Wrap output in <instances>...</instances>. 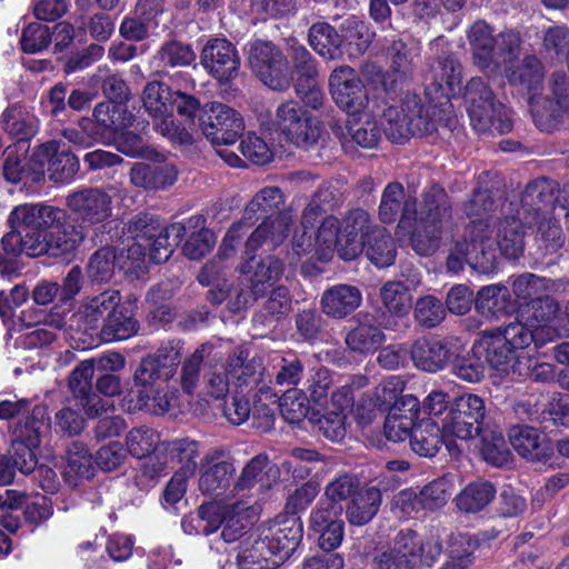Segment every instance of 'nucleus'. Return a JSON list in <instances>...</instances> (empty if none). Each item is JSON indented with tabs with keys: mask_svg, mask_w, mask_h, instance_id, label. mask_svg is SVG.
Listing matches in <instances>:
<instances>
[{
	"mask_svg": "<svg viewBox=\"0 0 569 569\" xmlns=\"http://www.w3.org/2000/svg\"><path fill=\"white\" fill-rule=\"evenodd\" d=\"M321 209L309 204L305 208L300 226L292 238L290 263L300 259L328 262L337 251L345 261L355 260L366 249L368 259L378 268L391 266L396 259V246L382 227L371 222L367 211H350L340 222L329 216L321 220Z\"/></svg>",
	"mask_w": 569,
	"mask_h": 569,
	"instance_id": "1",
	"label": "nucleus"
},
{
	"mask_svg": "<svg viewBox=\"0 0 569 569\" xmlns=\"http://www.w3.org/2000/svg\"><path fill=\"white\" fill-rule=\"evenodd\" d=\"M462 70L452 57L438 59L426 74L425 100L408 93L399 106L383 110L379 119L386 137L403 143L412 136L429 134L446 119L452 107L450 99L461 89Z\"/></svg>",
	"mask_w": 569,
	"mask_h": 569,
	"instance_id": "2",
	"label": "nucleus"
},
{
	"mask_svg": "<svg viewBox=\"0 0 569 569\" xmlns=\"http://www.w3.org/2000/svg\"><path fill=\"white\" fill-rule=\"evenodd\" d=\"M400 211V230L410 229L411 221H416L413 230L409 231L415 251L421 256L432 253L438 248L442 223L449 216L445 190L437 184L431 186L423 192L417 210L415 201L406 200L403 187L398 182H390L381 196L379 218L383 223H391Z\"/></svg>",
	"mask_w": 569,
	"mask_h": 569,
	"instance_id": "3",
	"label": "nucleus"
},
{
	"mask_svg": "<svg viewBox=\"0 0 569 569\" xmlns=\"http://www.w3.org/2000/svg\"><path fill=\"white\" fill-rule=\"evenodd\" d=\"M442 552L438 529L426 535L412 530H401L393 539L392 547L377 558L379 569H413L432 567Z\"/></svg>",
	"mask_w": 569,
	"mask_h": 569,
	"instance_id": "4",
	"label": "nucleus"
},
{
	"mask_svg": "<svg viewBox=\"0 0 569 569\" xmlns=\"http://www.w3.org/2000/svg\"><path fill=\"white\" fill-rule=\"evenodd\" d=\"M465 101L471 126L478 132L493 131L503 134L511 130L509 111L496 102L491 89L481 78H472L467 83Z\"/></svg>",
	"mask_w": 569,
	"mask_h": 569,
	"instance_id": "5",
	"label": "nucleus"
},
{
	"mask_svg": "<svg viewBox=\"0 0 569 569\" xmlns=\"http://www.w3.org/2000/svg\"><path fill=\"white\" fill-rule=\"evenodd\" d=\"M475 63L482 70L499 68L517 57L520 49L518 33L508 31L497 37L485 21H476L468 33Z\"/></svg>",
	"mask_w": 569,
	"mask_h": 569,
	"instance_id": "6",
	"label": "nucleus"
},
{
	"mask_svg": "<svg viewBox=\"0 0 569 569\" xmlns=\"http://www.w3.org/2000/svg\"><path fill=\"white\" fill-rule=\"evenodd\" d=\"M273 126L287 141L301 148L315 144L321 134L319 119L295 100L284 101L277 107Z\"/></svg>",
	"mask_w": 569,
	"mask_h": 569,
	"instance_id": "7",
	"label": "nucleus"
},
{
	"mask_svg": "<svg viewBox=\"0 0 569 569\" xmlns=\"http://www.w3.org/2000/svg\"><path fill=\"white\" fill-rule=\"evenodd\" d=\"M240 272L246 276L248 284L237 293L234 302L237 310L246 309L258 298L263 297L280 280L283 266L273 256H267L259 260L251 257L241 264Z\"/></svg>",
	"mask_w": 569,
	"mask_h": 569,
	"instance_id": "8",
	"label": "nucleus"
},
{
	"mask_svg": "<svg viewBox=\"0 0 569 569\" xmlns=\"http://www.w3.org/2000/svg\"><path fill=\"white\" fill-rule=\"evenodd\" d=\"M329 90L335 103L350 117L359 116L377 106L376 99H370L356 70L349 66H340L331 72Z\"/></svg>",
	"mask_w": 569,
	"mask_h": 569,
	"instance_id": "9",
	"label": "nucleus"
},
{
	"mask_svg": "<svg viewBox=\"0 0 569 569\" xmlns=\"http://www.w3.org/2000/svg\"><path fill=\"white\" fill-rule=\"evenodd\" d=\"M485 415V402L479 396L462 395L455 400L442 420V433L463 441L470 440L480 433Z\"/></svg>",
	"mask_w": 569,
	"mask_h": 569,
	"instance_id": "10",
	"label": "nucleus"
},
{
	"mask_svg": "<svg viewBox=\"0 0 569 569\" xmlns=\"http://www.w3.org/2000/svg\"><path fill=\"white\" fill-rule=\"evenodd\" d=\"M249 63L269 88L284 90L290 87L292 76L287 58L270 42H253L249 51Z\"/></svg>",
	"mask_w": 569,
	"mask_h": 569,
	"instance_id": "11",
	"label": "nucleus"
},
{
	"mask_svg": "<svg viewBox=\"0 0 569 569\" xmlns=\"http://www.w3.org/2000/svg\"><path fill=\"white\" fill-rule=\"evenodd\" d=\"M200 127L204 137L216 146L234 143L244 130L241 114L217 101L203 106Z\"/></svg>",
	"mask_w": 569,
	"mask_h": 569,
	"instance_id": "12",
	"label": "nucleus"
},
{
	"mask_svg": "<svg viewBox=\"0 0 569 569\" xmlns=\"http://www.w3.org/2000/svg\"><path fill=\"white\" fill-rule=\"evenodd\" d=\"M66 213L63 210L46 204H21L9 216L12 229L28 238H42L46 229L58 224Z\"/></svg>",
	"mask_w": 569,
	"mask_h": 569,
	"instance_id": "13",
	"label": "nucleus"
},
{
	"mask_svg": "<svg viewBox=\"0 0 569 569\" xmlns=\"http://www.w3.org/2000/svg\"><path fill=\"white\" fill-rule=\"evenodd\" d=\"M302 537L303 527L300 519L287 517L263 530L259 540L266 545L268 555L279 560L280 565L292 556Z\"/></svg>",
	"mask_w": 569,
	"mask_h": 569,
	"instance_id": "14",
	"label": "nucleus"
},
{
	"mask_svg": "<svg viewBox=\"0 0 569 569\" xmlns=\"http://www.w3.org/2000/svg\"><path fill=\"white\" fill-rule=\"evenodd\" d=\"M201 64L219 82L233 80L240 70L236 47L224 38L210 39L201 51Z\"/></svg>",
	"mask_w": 569,
	"mask_h": 569,
	"instance_id": "15",
	"label": "nucleus"
},
{
	"mask_svg": "<svg viewBox=\"0 0 569 569\" xmlns=\"http://www.w3.org/2000/svg\"><path fill=\"white\" fill-rule=\"evenodd\" d=\"M33 158L57 183L72 181L80 168L79 159L57 140L41 144L34 151Z\"/></svg>",
	"mask_w": 569,
	"mask_h": 569,
	"instance_id": "16",
	"label": "nucleus"
},
{
	"mask_svg": "<svg viewBox=\"0 0 569 569\" xmlns=\"http://www.w3.org/2000/svg\"><path fill=\"white\" fill-rule=\"evenodd\" d=\"M67 204L89 226L104 222L112 213V196L99 188H87L69 194Z\"/></svg>",
	"mask_w": 569,
	"mask_h": 569,
	"instance_id": "17",
	"label": "nucleus"
},
{
	"mask_svg": "<svg viewBox=\"0 0 569 569\" xmlns=\"http://www.w3.org/2000/svg\"><path fill=\"white\" fill-rule=\"evenodd\" d=\"M94 371L91 359L82 361L73 369L69 380L72 395L79 400V406L83 408L88 417H98L111 408L108 400L101 399L91 391V380Z\"/></svg>",
	"mask_w": 569,
	"mask_h": 569,
	"instance_id": "18",
	"label": "nucleus"
},
{
	"mask_svg": "<svg viewBox=\"0 0 569 569\" xmlns=\"http://www.w3.org/2000/svg\"><path fill=\"white\" fill-rule=\"evenodd\" d=\"M234 467L220 450L208 451L200 462L199 489L207 495H220L230 485Z\"/></svg>",
	"mask_w": 569,
	"mask_h": 569,
	"instance_id": "19",
	"label": "nucleus"
},
{
	"mask_svg": "<svg viewBox=\"0 0 569 569\" xmlns=\"http://www.w3.org/2000/svg\"><path fill=\"white\" fill-rule=\"evenodd\" d=\"M559 307L557 302L548 296H542L521 311L520 317L527 319L530 326L538 331V342L546 345L560 336L557 327V315Z\"/></svg>",
	"mask_w": 569,
	"mask_h": 569,
	"instance_id": "20",
	"label": "nucleus"
},
{
	"mask_svg": "<svg viewBox=\"0 0 569 569\" xmlns=\"http://www.w3.org/2000/svg\"><path fill=\"white\" fill-rule=\"evenodd\" d=\"M420 412V401L413 395L401 397V407H391L385 421L386 437L395 442L403 441L411 437L416 420Z\"/></svg>",
	"mask_w": 569,
	"mask_h": 569,
	"instance_id": "21",
	"label": "nucleus"
},
{
	"mask_svg": "<svg viewBox=\"0 0 569 569\" xmlns=\"http://www.w3.org/2000/svg\"><path fill=\"white\" fill-rule=\"evenodd\" d=\"M181 348L178 343L168 342L152 356L144 357L137 368V379L146 383L148 379H171L180 362Z\"/></svg>",
	"mask_w": 569,
	"mask_h": 569,
	"instance_id": "22",
	"label": "nucleus"
},
{
	"mask_svg": "<svg viewBox=\"0 0 569 569\" xmlns=\"http://www.w3.org/2000/svg\"><path fill=\"white\" fill-rule=\"evenodd\" d=\"M133 381L137 388L136 407L139 410H144L154 416H162L170 410L173 395L168 392L169 379L152 377L146 383H142L134 373Z\"/></svg>",
	"mask_w": 569,
	"mask_h": 569,
	"instance_id": "23",
	"label": "nucleus"
},
{
	"mask_svg": "<svg viewBox=\"0 0 569 569\" xmlns=\"http://www.w3.org/2000/svg\"><path fill=\"white\" fill-rule=\"evenodd\" d=\"M362 293L356 286L336 284L323 291L320 307L325 315L335 319H342L360 307Z\"/></svg>",
	"mask_w": 569,
	"mask_h": 569,
	"instance_id": "24",
	"label": "nucleus"
},
{
	"mask_svg": "<svg viewBox=\"0 0 569 569\" xmlns=\"http://www.w3.org/2000/svg\"><path fill=\"white\" fill-rule=\"evenodd\" d=\"M410 357L419 370L435 373L445 369L449 362V349L438 338L422 337L411 346Z\"/></svg>",
	"mask_w": 569,
	"mask_h": 569,
	"instance_id": "25",
	"label": "nucleus"
},
{
	"mask_svg": "<svg viewBox=\"0 0 569 569\" xmlns=\"http://www.w3.org/2000/svg\"><path fill=\"white\" fill-rule=\"evenodd\" d=\"M480 347L486 352L489 366L501 376L517 375L523 365L522 358L516 356V350L496 333L485 336Z\"/></svg>",
	"mask_w": 569,
	"mask_h": 569,
	"instance_id": "26",
	"label": "nucleus"
},
{
	"mask_svg": "<svg viewBox=\"0 0 569 569\" xmlns=\"http://www.w3.org/2000/svg\"><path fill=\"white\" fill-rule=\"evenodd\" d=\"M512 448L525 459L541 461L551 456L546 436L531 427L512 428L509 435Z\"/></svg>",
	"mask_w": 569,
	"mask_h": 569,
	"instance_id": "27",
	"label": "nucleus"
},
{
	"mask_svg": "<svg viewBox=\"0 0 569 569\" xmlns=\"http://www.w3.org/2000/svg\"><path fill=\"white\" fill-rule=\"evenodd\" d=\"M163 450L167 460L153 470L151 477L163 470V466L171 462L179 466V472L192 476L197 469V458L200 453L199 442L190 438H180L163 442Z\"/></svg>",
	"mask_w": 569,
	"mask_h": 569,
	"instance_id": "28",
	"label": "nucleus"
},
{
	"mask_svg": "<svg viewBox=\"0 0 569 569\" xmlns=\"http://www.w3.org/2000/svg\"><path fill=\"white\" fill-rule=\"evenodd\" d=\"M222 353L210 343H202L188 358L184 359L180 372V386L184 393L193 395L200 382V367L202 363L220 362Z\"/></svg>",
	"mask_w": 569,
	"mask_h": 569,
	"instance_id": "29",
	"label": "nucleus"
},
{
	"mask_svg": "<svg viewBox=\"0 0 569 569\" xmlns=\"http://www.w3.org/2000/svg\"><path fill=\"white\" fill-rule=\"evenodd\" d=\"M119 302H121L119 291L106 290L97 296L83 299L78 316L86 329H97L101 323L103 325L104 319L114 311Z\"/></svg>",
	"mask_w": 569,
	"mask_h": 569,
	"instance_id": "30",
	"label": "nucleus"
},
{
	"mask_svg": "<svg viewBox=\"0 0 569 569\" xmlns=\"http://www.w3.org/2000/svg\"><path fill=\"white\" fill-rule=\"evenodd\" d=\"M493 201L487 191H476L469 202L466 204V213L471 218V223L467 228V234L477 239L487 236L485 242L492 247V230L490 229V217L488 213L492 209Z\"/></svg>",
	"mask_w": 569,
	"mask_h": 569,
	"instance_id": "31",
	"label": "nucleus"
},
{
	"mask_svg": "<svg viewBox=\"0 0 569 569\" xmlns=\"http://www.w3.org/2000/svg\"><path fill=\"white\" fill-rule=\"evenodd\" d=\"M485 239H487V236L481 237L480 240L470 237V242L466 240L463 242H457L448 257V269L458 272L462 269L465 262L476 267L482 266L483 261H492L495 254L491 248L488 247V243L485 242Z\"/></svg>",
	"mask_w": 569,
	"mask_h": 569,
	"instance_id": "32",
	"label": "nucleus"
},
{
	"mask_svg": "<svg viewBox=\"0 0 569 569\" xmlns=\"http://www.w3.org/2000/svg\"><path fill=\"white\" fill-rule=\"evenodd\" d=\"M248 227L246 222L239 221L233 223L228 232L226 233L222 243L218 252V260H212L207 263L200 271L198 279L200 283L204 286L213 284L219 281L224 268L221 266V261L233 256L236 246L239 243L241 238L247 233Z\"/></svg>",
	"mask_w": 569,
	"mask_h": 569,
	"instance_id": "33",
	"label": "nucleus"
},
{
	"mask_svg": "<svg viewBox=\"0 0 569 569\" xmlns=\"http://www.w3.org/2000/svg\"><path fill=\"white\" fill-rule=\"evenodd\" d=\"M290 223L288 214L268 218L250 234L246 243V253L250 254L263 244L273 249L282 243L288 236Z\"/></svg>",
	"mask_w": 569,
	"mask_h": 569,
	"instance_id": "34",
	"label": "nucleus"
},
{
	"mask_svg": "<svg viewBox=\"0 0 569 569\" xmlns=\"http://www.w3.org/2000/svg\"><path fill=\"white\" fill-rule=\"evenodd\" d=\"M382 498L376 487L361 488L346 508V517L351 526H365L377 515Z\"/></svg>",
	"mask_w": 569,
	"mask_h": 569,
	"instance_id": "35",
	"label": "nucleus"
},
{
	"mask_svg": "<svg viewBox=\"0 0 569 569\" xmlns=\"http://www.w3.org/2000/svg\"><path fill=\"white\" fill-rule=\"evenodd\" d=\"M44 246L39 238H28L18 230L12 229L4 234L1 240L0 270L1 273L9 272L11 261L20 253L28 257H38L43 254Z\"/></svg>",
	"mask_w": 569,
	"mask_h": 569,
	"instance_id": "36",
	"label": "nucleus"
},
{
	"mask_svg": "<svg viewBox=\"0 0 569 569\" xmlns=\"http://www.w3.org/2000/svg\"><path fill=\"white\" fill-rule=\"evenodd\" d=\"M515 58L503 63L505 73L509 82L527 91L539 89L543 79L541 62L535 56H527L518 63L513 62Z\"/></svg>",
	"mask_w": 569,
	"mask_h": 569,
	"instance_id": "37",
	"label": "nucleus"
},
{
	"mask_svg": "<svg viewBox=\"0 0 569 569\" xmlns=\"http://www.w3.org/2000/svg\"><path fill=\"white\" fill-rule=\"evenodd\" d=\"M253 513L249 501L238 500L224 505L222 539L230 543L241 538L250 527Z\"/></svg>",
	"mask_w": 569,
	"mask_h": 569,
	"instance_id": "38",
	"label": "nucleus"
},
{
	"mask_svg": "<svg viewBox=\"0 0 569 569\" xmlns=\"http://www.w3.org/2000/svg\"><path fill=\"white\" fill-rule=\"evenodd\" d=\"M51 228V231L46 230L43 237L39 238L46 244L43 254L57 257L71 253L84 238L83 232L72 224L63 228L54 224Z\"/></svg>",
	"mask_w": 569,
	"mask_h": 569,
	"instance_id": "39",
	"label": "nucleus"
},
{
	"mask_svg": "<svg viewBox=\"0 0 569 569\" xmlns=\"http://www.w3.org/2000/svg\"><path fill=\"white\" fill-rule=\"evenodd\" d=\"M176 94L164 82L150 81L141 94L142 106L152 119H158L160 116L173 112Z\"/></svg>",
	"mask_w": 569,
	"mask_h": 569,
	"instance_id": "40",
	"label": "nucleus"
},
{
	"mask_svg": "<svg viewBox=\"0 0 569 569\" xmlns=\"http://www.w3.org/2000/svg\"><path fill=\"white\" fill-rule=\"evenodd\" d=\"M139 330L137 320L120 302L114 311L109 313L101 326L100 335L107 342L126 340L133 337Z\"/></svg>",
	"mask_w": 569,
	"mask_h": 569,
	"instance_id": "41",
	"label": "nucleus"
},
{
	"mask_svg": "<svg viewBox=\"0 0 569 569\" xmlns=\"http://www.w3.org/2000/svg\"><path fill=\"white\" fill-rule=\"evenodd\" d=\"M157 221L148 216H137L129 223L132 243L128 246L127 259L132 262L142 260L148 251V244L156 236Z\"/></svg>",
	"mask_w": 569,
	"mask_h": 569,
	"instance_id": "42",
	"label": "nucleus"
},
{
	"mask_svg": "<svg viewBox=\"0 0 569 569\" xmlns=\"http://www.w3.org/2000/svg\"><path fill=\"white\" fill-rule=\"evenodd\" d=\"M93 119L101 131L119 132L131 126L133 116L122 103L101 102L94 107Z\"/></svg>",
	"mask_w": 569,
	"mask_h": 569,
	"instance_id": "43",
	"label": "nucleus"
},
{
	"mask_svg": "<svg viewBox=\"0 0 569 569\" xmlns=\"http://www.w3.org/2000/svg\"><path fill=\"white\" fill-rule=\"evenodd\" d=\"M184 233V227L181 223H172L166 228H160L157 223L156 236L148 244V254L156 263L167 261L173 249L179 244Z\"/></svg>",
	"mask_w": 569,
	"mask_h": 569,
	"instance_id": "44",
	"label": "nucleus"
},
{
	"mask_svg": "<svg viewBox=\"0 0 569 569\" xmlns=\"http://www.w3.org/2000/svg\"><path fill=\"white\" fill-rule=\"evenodd\" d=\"M442 428L431 419L420 421L411 432V449L421 457H433L442 442Z\"/></svg>",
	"mask_w": 569,
	"mask_h": 569,
	"instance_id": "45",
	"label": "nucleus"
},
{
	"mask_svg": "<svg viewBox=\"0 0 569 569\" xmlns=\"http://www.w3.org/2000/svg\"><path fill=\"white\" fill-rule=\"evenodd\" d=\"M308 38L312 49L321 57L329 60L340 58L341 37L327 22L312 24Z\"/></svg>",
	"mask_w": 569,
	"mask_h": 569,
	"instance_id": "46",
	"label": "nucleus"
},
{
	"mask_svg": "<svg viewBox=\"0 0 569 569\" xmlns=\"http://www.w3.org/2000/svg\"><path fill=\"white\" fill-rule=\"evenodd\" d=\"M523 226L519 219L510 217L500 222L497 231V239L493 240V244L497 243L501 252L507 258H517L523 250ZM495 253V251H492Z\"/></svg>",
	"mask_w": 569,
	"mask_h": 569,
	"instance_id": "47",
	"label": "nucleus"
},
{
	"mask_svg": "<svg viewBox=\"0 0 569 569\" xmlns=\"http://www.w3.org/2000/svg\"><path fill=\"white\" fill-rule=\"evenodd\" d=\"M162 445L159 432L146 426L132 428L126 437L128 452L138 459L146 458L153 452H162Z\"/></svg>",
	"mask_w": 569,
	"mask_h": 569,
	"instance_id": "48",
	"label": "nucleus"
},
{
	"mask_svg": "<svg viewBox=\"0 0 569 569\" xmlns=\"http://www.w3.org/2000/svg\"><path fill=\"white\" fill-rule=\"evenodd\" d=\"M496 488L488 481L469 483L457 497L456 505L465 512H478L496 497Z\"/></svg>",
	"mask_w": 569,
	"mask_h": 569,
	"instance_id": "49",
	"label": "nucleus"
},
{
	"mask_svg": "<svg viewBox=\"0 0 569 569\" xmlns=\"http://www.w3.org/2000/svg\"><path fill=\"white\" fill-rule=\"evenodd\" d=\"M247 358L248 352L239 347L228 359V375L236 380L238 387L260 382V361L252 359L246 362Z\"/></svg>",
	"mask_w": 569,
	"mask_h": 569,
	"instance_id": "50",
	"label": "nucleus"
},
{
	"mask_svg": "<svg viewBox=\"0 0 569 569\" xmlns=\"http://www.w3.org/2000/svg\"><path fill=\"white\" fill-rule=\"evenodd\" d=\"M117 267L120 269L126 268L122 257H118L113 248L103 247L91 256L88 264V274L94 281L107 282L112 278Z\"/></svg>",
	"mask_w": 569,
	"mask_h": 569,
	"instance_id": "51",
	"label": "nucleus"
},
{
	"mask_svg": "<svg viewBox=\"0 0 569 569\" xmlns=\"http://www.w3.org/2000/svg\"><path fill=\"white\" fill-rule=\"evenodd\" d=\"M348 132L351 139L362 148H375L382 137V129L375 114V108L365 112V119L359 122H348Z\"/></svg>",
	"mask_w": 569,
	"mask_h": 569,
	"instance_id": "52",
	"label": "nucleus"
},
{
	"mask_svg": "<svg viewBox=\"0 0 569 569\" xmlns=\"http://www.w3.org/2000/svg\"><path fill=\"white\" fill-rule=\"evenodd\" d=\"M385 341L383 332L376 326L360 323L346 336V343L350 350L358 353L373 352Z\"/></svg>",
	"mask_w": 569,
	"mask_h": 569,
	"instance_id": "53",
	"label": "nucleus"
},
{
	"mask_svg": "<svg viewBox=\"0 0 569 569\" xmlns=\"http://www.w3.org/2000/svg\"><path fill=\"white\" fill-rule=\"evenodd\" d=\"M385 308L397 317L408 315L412 307V296L407 286L400 281H388L380 289Z\"/></svg>",
	"mask_w": 569,
	"mask_h": 569,
	"instance_id": "54",
	"label": "nucleus"
},
{
	"mask_svg": "<svg viewBox=\"0 0 569 569\" xmlns=\"http://www.w3.org/2000/svg\"><path fill=\"white\" fill-rule=\"evenodd\" d=\"M46 426V409L43 407H34L32 413L26 418L24 422L16 427L12 442L38 447L41 430Z\"/></svg>",
	"mask_w": 569,
	"mask_h": 569,
	"instance_id": "55",
	"label": "nucleus"
},
{
	"mask_svg": "<svg viewBox=\"0 0 569 569\" xmlns=\"http://www.w3.org/2000/svg\"><path fill=\"white\" fill-rule=\"evenodd\" d=\"M557 183L547 178H540L530 182L521 197L523 206L540 211L546 206L552 204Z\"/></svg>",
	"mask_w": 569,
	"mask_h": 569,
	"instance_id": "56",
	"label": "nucleus"
},
{
	"mask_svg": "<svg viewBox=\"0 0 569 569\" xmlns=\"http://www.w3.org/2000/svg\"><path fill=\"white\" fill-rule=\"evenodd\" d=\"M537 333L538 331L530 326V322L521 318V320L509 323L502 331H498L496 335L517 351L528 347L531 342L540 347Z\"/></svg>",
	"mask_w": 569,
	"mask_h": 569,
	"instance_id": "57",
	"label": "nucleus"
},
{
	"mask_svg": "<svg viewBox=\"0 0 569 569\" xmlns=\"http://www.w3.org/2000/svg\"><path fill=\"white\" fill-rule=\"evenodd\" d=\"M0 129L16 140L29 139L34 131L31 117L17 107L3 111Z\"/></svg>",
	"mask_w": 569,
	"mask_h": 569,
	"instance_id": "58",
	"label": "nucleus"
},
{
	"mask_svg": "<svg viewBox=\"0 0 569 569\" xmlns=\"http://www.w3.org/2000/svg\"><path fill=\"white\" fill-rule=\"evenodd\" d=\"M64 473L68 478L90 479L94 468L92 457L80 442H73L67 451Z\"/></svg>",
	"mask_w": 569,
	"mask_h": 569,
	"instance_id": "59",
	"label": "nucleus"
},
{
	"mask_svg": "<svg viewBox=\"0 0 569 569\" xmlns=\"http://www.w3.org/2000/svg\"><path fill=\"white\" fill-rule=\"evenodd\" d=\"M288 51L293 63V71L297 74L296 82L316 80L318 77L317 63L307 48L295 40H290Z\"/></svg>",
	"mask_w": 569,
	"mask_h": 569,
	"instance_id": "60",
	"label": "nucleus"
},
{
	"mask_svg": "<svg viewBox=\"0 0 569 569\" xmlns=\"http://www.w3.org/2000/svg\"><path fill=\"white\" fill-rule=\"evenodd\" d=\"M237 563L239 569H276L279 567V560L268 555L266 545L259 539L239 552Z\"/></svg>",
	"mask_w": 569,
	"mask_h": 569,
	"instance_id": "61",
	"label": "nucleus"
},
{
	"mask_svg": "<svg viewBox=\"0 0 569 569\" xmlns=\"http://www.w3.org/2000/svg\"><path fill=\"white\" fill-rule=\"evenodd\" d=\"M341 37L351 46H355L353 54L363 53L372 40V33L368 26L359 17L350 16L340 26Z\"/></svg>",
	"mask_w": 569,
	"mask_h": 569,
	"instance_id": "62",
	"label": "nucleus"
},
{
	"mask_svg": "<svg viewBox=\"0 0 569 569\" xmlns=\"http://www.w3.org/2000/svg\"><path fill=\"white\" fill-rule=\"evenodd\" d=\"M446 310L442 302L433 296L419 298L415 305V318L425 328H433L443 321Z\"/></svg>",
	"mask_w": 569,
	"mask_h": 569,
	"instance_id": "63",
	"label": "nucleus"
},
{
	"mask_svg": "<svg viewBox=\"0 0 569 569\" xmlns=\"http://www.w3.org/2000/svg\"><path fill=\"white\" fill-rule=\"evenodd\" d=\"M476 545L466 536L453 538L448 552V559L441 569H466L473 559Z\"/></svg>",
	"mask_w": 569,
	"mask_h": 569,
	"instance_id": "64",
	"label": "nucleus"
}]
</instances>
